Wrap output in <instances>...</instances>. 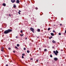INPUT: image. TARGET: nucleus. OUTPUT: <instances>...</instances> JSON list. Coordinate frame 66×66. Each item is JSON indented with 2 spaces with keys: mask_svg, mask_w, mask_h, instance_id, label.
<instances>
[{
  "mask_svg": "<svg viewBox=\"0 0 66 66\" xmlns=\"http://www.w3.org/2000/svg\"><path fill=\"white\" fill-rule=\"evenodd\" d=\"M54 48V46H53V47H52V48Z\"/></svg>",
  "mask_w": 66,
  "mask_h": 66,
  "instance_id": "4c0bfd02",
  "label": "nucleus"
},
{
  "mask_svg": "<svg viewBox=\"0 0 66 66\" xmlns=\"http://www.w3.org/2000/svg\"><path fill=\"white\" fill-rule=\"evenodd\" d=\"M3 6H6V4L4 3L3 4Z\"/></svg>",
  "mask_w": 66,
  "mask_h": 66,
  "instance_id": "6e6552de",
  "label": "nucleus"
},
{
  "mask_svg": "<svg viewBox=\"0 0 66 66\" xmlns=\"http://www.w3.org/2000/svg\"><path fill=\"white\" fill-rule=\"evenodd\" d=\"M50 57H52V55H50Z\"/></svg>",
  "mask_w": 66,
  "mask_h": 66,
  "instance_id": "5701e85b",
  "label": "nucleus"
},
{
  "mask_svg": "<svg viewBox=\"0 0 66 66\" xmlns=\"http://www.w3.org/2000/svg\"><path fill=\"white\" fill-rule=\"evenodd\" d=\"M54 26H55V25L54 24Z\"/></svg>",
  "mask_w": 66,
  "mask_h": 66,
  "instance_id": "a18cd8bd",
  "label": "nucleus"
},
{
  "mask_svg": "<svg viewBox=\"0 0 66 66\" xmlns=\"http://www.w3.org/2000/svg\"><path fill=\"white\" fill-rule=\"evenodd\" d=\"M28 39V38H25V39L26 40L27 39Z\"/></svg>",
  "mask_w": 66,
  "mask_h": 66,
  "instance_id": "2f4dec72",
  "label": "nucleus"
},
{
  "mask_svg": "<svg viewBox=\"0 0 66 66\" xmlns=\"http://www.w3.org/2000/svg\"><path fill=\"white\" fill-rule=\"evenodd\" d=\"M0 29H1V30H2V28H1Z\"/></svg>",
  "mask_w": 66,
  "mask_h": 66,
  "instance_id": "49530a36",
  "label": "nucleus"
},
{
  "mask_svg": "<svg viewBox=\"0 0 66 66\" xmlns=\"http://www.w3.org/2000/svg\"><path fill=\"white\" fill-rule=\"evenodd\" d=\"M13 7H14V8H15L16 7V5H13Z\"/></svg>",
  "mask_w": 66,
  "mask_h": 66,
  "instance_id": "9d476101",
  "label": "nucleus"
},
{
  "mask_svg": "<svg viewBox=\"0 0 66 66\" xmlns=\"http://www.w3.org/2000/svg\"><path fill=\"white\" fill-rule=\"evenodd\" d=\"M50 30V28H48V31H49V30Z\"/></svg>",
  "mask_w": 66,
  "mask_h": 66,
  "instance_id": "2eb2a0df",
  "label": "nucleus"
},
{
  "mask_svg": "<svg viewBox=\"0 0 66 66\" xmlns=\"http://www.w3.org/2000/svg\"><path fill=\"white\" fill-rule=\"evenodd\" d=\"M8 49H9V50H10V49H11V48H10V47H9V48H8Z\"/></svg>",
  "mask_w": 66,
  "mask_h": 66,
  "instance_id": "c756f323",
  "label": "nucleus"
},
{
  "mask_svg": "<svg viewBox=\"0 0 66 66\" xmlns=\"http://www.w3.org/2000/svg\"><path fill=\"white\" fill-rule=\"evenodd\" d=\"M39 50H41V49H40V48H39Z\"/></svg>",
  "mask_w": 66,
  "mask_h": 66,
  "instance_id": "473e14b6",
  "label": "nucleus"
},
{
  "mask_svg": "<svg viewBox=\"0 0 66 66\" xmlns=\"http://www.w3.org/2000/svg\"><path fill=\"white\" fill-rule=\"evenodd\" d=\"M11 1L12 3H14V2H15L16 1L15 0H11Z\"/></svg>",
  "mask_w": 66,
  "mask_h": 66,
  "instance_id": "20e7f679",
  "label": "nucleus"
},
{
  "mask_svg": "<svg viewBox=\"0 0 66 66\" xmlns=\"http://www.w3.org/2000/svg\"><path fill=\"white\" fill-rule=\"evenodd\" d=\"M40 29H38L37 31H38V32H40Z\"/></svg>",
  "mask_w": 66,
  "mask_h": 66,
  "instance_id": "f8f14e48",
  "label": "nucleus"
},
{
  "mask_svg": "<svg viewBox=\"0 0 66 66\" xmlns=\"http://www.w3.org/2000/svg\"><path fill=\"white\" fill-rule=\"evenodd\" d=\"M61 51H63V50H61Z\"/></svg>",
  "mask_w": 66,
  "mask_h": 66,
  "instance_id": "8fccbe9b",
  "label": "nucleus"
},
{
  "mask_svg": "<svg viewBox=\"0 0 66 66\" xmlns=\"http://www.w3.org/2000/svg\"><path fill=\"white\" fill-rule=\"evenodd\" d=\"M5 56H6L5 55Z\"/></svg>",
  "mask_w": 66,
  "mask_h": 66,
  "instance_id": "de8ad7c7",
  "label": "nucleus"
},
{
  "mask_svg": "<svg viewBox=\"0 0 66 66\" xmlns=\"http://www.w3.org/2000/svg\"><path fill=\"white\" fill-rule=\"evenodd\" d=\"M64 34H65V33H64Z\"/></svg>",
  "mask_w": 66,
  "mask_h": 66,
  "instance_id": "09e8293b",
  "label": "nucleus"
},
{
  "mask_svg": "<svg viewBox=\"0 0 66 66\" xmlns=\"http://www.w3.org/2000/svg\"><path fill=\"white\" fill-rule=\"evenodd\" d=\"M30 30L31 31H32V32H33L34 33V29L33 28H30Z\"/></svg>",
  "mask_w": 66,
  "mask_h": 66,
  "instance_id": "7ed1b4c3",
  "label": "nucleus"
},
{
  "mask_svg": "<svg viewBox=\"0 0 66 66\" xmlns=\"http://www.w3.org/2000/svg\"><path fill=\"white\" fill-rule=\"evenodd\" d=\"M23 49H24V50H26V48L24 47L23 48Z\"/></svg>",
  "mask_w": 66,
  "mask_h": 66,
  "instance_id": "a211bd4d",
  "label": "nucleus"
},
{
  "mask_svg": "<svg viewBox=\"0 0 66 66\" xmlns=\"http://www.w3.org/2000/svg\"><path fill=\"white\" fill-rule=\"evenodd\" d=\"M49 38L50 39H51V37H49Z\"/></svg>",
  "mask_w": 66,
  "mask_h": 66,
  "instance_id": "c9c22d12",
  "label": "nucleus"
},
{
  "mask_svg": "<svg viewBox=\"0 0 66 66\" xmlns=\"http://www.w3.org/2000/svg\"><path fill=\"white\" fill-rule=\"evenodd\" d=\"M37 38H39V37H37Z\"/></svg>",
  "mask_w": 66,
  "mask_h": 66,
  "instance_id": "79ce46f5",
  "label": "nucleus"
},
{
  "mask_svg": "<svg viewBox=\"0 0 66 66\" xmlns=\"http://www.w3.org/2000/svg\"><path fill=\"white\" fill-rule=\"evenodd\" d=\"M35 9L36 10H38V8L37 7H36Z\"/></svg>",
  "mask_w": 66,
  "mask_h": 66,
  "instance_id": "412c9836",
  "label": "nucleus"
},
{
  "mask_svg": "<svg viewBox=\"0 0 66 66\" xmlns=\"http://www.w3.org/2000/svg\"><path fill=\"white\" fill-rule=\"evenodd\" d=\"M19 12H21V11H20V10H19Z\"/></svg>",
  "mask_w": 66,
  "mask_h": 66,
  "instance_id": "72a5a7b5",
  "label": "nucleus"
},
{
  "mask_svg": "<svg viewBox=\"0 0 66 66\" xmlns=\"http://www.w3.org/2000/svg\"><path fill=\"white\" fill-rule=\"evenodd\" d=\"M59 35H61V33H59Z\"/></svg>",
  "mask_w": 66,
  "mask_h": 66,
  "instance_id": "a878e982",
  "label": "nucleus"
},
{
  "mask_svg": "<svg viewBox=\"0 0 66 66\" xmlns=\"http://www.w3.org/2000/svg\"><path fill=\"white\" fill-rule=\"evenodd\" d=\"M55 41H54V40H53L52 41V43H55Z\"/></svg>",
  "mask_w": 66,
  "mask_h": 66,
  "instance_id": "9b49d317",
  "label": "nucleus"
},
{
  "mask_svg": "<svg viewBox=\"0 0 66 66\" xmlns=\"http://www.w3.org/2000/svg\"><path fill=\"white\" fill-rule=\"evenodd\" d=\"M38 60H36V62H38Z\"/></svg>",
  "mask_w": 66,
  "mask_h": 66,
  "instance_id": "393cba45",
  "label": "nucleus"
},
{
  "mask_svg": "<svg viewBox=\"0 0 66 66\" xmlns=\"http://www.w3.org/2000/svg\"><path fill=\"white\" fill-rule=\"evenodd\" d=\"M53 32H54V33H55V31H54V30H53Z\"/></svg>",
  "mask_w": 66,
  "mask_h": 66,
  "instance_id": "cd10ccee",
  "label": "nucleus"
},
{
  "mask_svg": "<svg viewBox=\"0 0 66 66\" xmlns=\"http://www.w3.org/2000/svg\"><path fill=\"white\" fill-rule=\"evenodd\" d=\"M51 34L52 36H54V34L53 33H51Z\"/></svg>",
  "mask_w": 66,
  "mask_h": 66,
  "instance_id": "1a4fd4ad",
  "label": "nucleus"
},
{
  "mask_svg": "<svg viewBox=\"0 0 66 66\" xmlns=\"http://www.w3.org/2000/svg\"><path fill=\"white\" fill-rule=\"evenodd\" d=\"M12 30L11 29H8L7 30H5L4 32L3 33L5 34H8V33H10V32H12Z\"/></svg>",
  "mask_w": 66,
  "mask_h": 66,
  "instance_id": "f257e3e1",
  "label": "nucleus"
},
{
  "mask_svg": "<svg viewBox=\"0 0 66 66\" xmlns=\"http://www.w3.org/2000/svg\"><path fill=\"white\" fill-rule=\"evenodd\" d=\"M1 51H2V52H3L4 51H3V49H1Z\"/></svg>",
  "mask_w": 66,
  "mask_h": 66,
  "instance_id": "6ab92c4d",
  "label": "nucleus"
},
{
  "mask_svg": "<svg viewBox=\"0 0 66 66\" xmlns=\"http://www.w3.org/2000/svg\"><path fill=\"white\" fill-rule=\"evenodd\" d=\"M9 16H10V17L11 16V15L10 14H9Z\"/></svg>",
  "mask_w": 66,
  "mask_h": 66,
  "instance_id": "37998d69",
  "label": "nucleus"
},
{
  "mask_svg": "<svg viewBox=\"0 0 66 66\" xmlns=\"http://www.w3.org/2000/svg\"><path fill=\"white\" fill-rule=\"evenodd\" d=\"M30 61L32 62H33V58H31L30 59Z\"/></svg>",
  "mask_w": 66,
  "mask_h": 66,
  "instance_id": "0eeeda50",
  "label": "nucleus"
},
{
  "mask_svg": "<svg viewBox=\"0 0 66 66\" xmlns=\"http://www.w3.org/2000/svg\"><path fill=\"white\" fill-rule=\"evenodd\" d=\"M13 52L14 53H15V51H13Z\"/></svg>",
  "mask_w": 66,
  "mask_h": 66,
  "instance_id": "ea45409f",
  "label": "nucleus"
},
{
  "mask_svg": "<svg viewBox=\"0 0 66 66\" xmlns=\"http://www.w3.org/2000/svg\"><path fill=\"white\" fill-rule=\"evenodd\" d=\"M44 51H46L47 50L46 49H44Z\"/></svg>",
  "mask_w": 66,
  "mask_h": 66,
  "instance_id": "4be33fe9",
  "label": "nucleus"
},
{
  "mask_svg": "<svg viewBox=\"0 0 66 66\" xmlns=\"http://www.w3.org/2000/svg\"><path fill=\"white\" fill-rule=\"evenodd\" d=\"M52 38V36H51V38Z\"/></svg>",
  "mask_w": 66,
  "mask_h": 66,
  "instance_id": "c03bdc74",
  "label": "nucleus"
},
{
  "mask_svg": "<svg viewBox=\"0 0 66 66\" xmlns=\"http://www.w3.org/2000/svg\"><path fill=\"white\" fill-rule=\"evenodd\" d=\"M18 13L19 14V15H20V12H18Z\"/></svg>",
  "mask_w": 66,
  "mask_h": 66,
  "instance_id": "7c9ffc66",
  "label": "nucleus"
},
{
  "mask_svg": "<svg viewBox=\"0 0 66 66\" xmlns=\"http://www.w3.org/2000/svg\"><path fill=\"white\" fill-rule=\"evenodd\" d=\"M16 38H18V36H16Z\"/></svg>",
  "mask_w": 66,
  "mask_h": 66,
  "instance_id": "a19ab883",
  "label": "nucleus"
},
{
  "mask_svg": "<svg viewBox=\"0 0 66 66\" xmlns=\"http://www.w3.org/2000/svg\"><path fill=\"white\" fill-rule=\"evenodd\" d=\"M53 53H54V54H55L56 55H57V53H59V52L57 50L56 51V52L55 51H54L53 52Z\"/></svg>",
  "mask_w": 66,
  "mask_h": 66,
  "instance_id": "f03ea898",
  "label": "nucleus"
},
{
  "mask_svg": "<svg viewBox=\"0 0 66 66\" xmlns=\"http://www.w3.org/2000/svg\"><path fill=\"white\" fill-rule=\"evenodd\" d=\"M22 59H23V58H24V57H23V56H22Z\"/></svg>",
  "mask_w": 66,
  "mask_h": 66,
  "instance_id": "bb28decb",
  "label": "nucleus"
},
{
  "mask_svg": "<svg viewBox=\"0 0 66 66\" xmlns=\"http://www.w3.org/2000/svg\"><path fill=\"white\" fill-rule=\"evenodd\" d=\"M1 49H4V48L3 47H2Z\"/></svg>",
  "mask_w": 66,
  "mask_h": 66,
  "instance_id": "c85d7f7f",
  "label": "nucleus"
},
{
  "mask_svg": "<svg viewBox=\"0 0 66 66\" xmlns=\"http://www.w3.org/2000/svg\"><path fill=\"white\" fill-rule=\"evenodd\" d=\"M8 66V64H6V66Z\"/></svg>",
  "mask_w": 66,
  "mask_h": 66,
  "instance_id": "58836bf2",
  "label": "nucleus"
},
{
  "mask_svg": "<svg viewBox=\"0 0 66 66\" xmlns=\"http://www.w3.org/2000/svg\"><path fill=\"white\" fill-rule=\"evenodd\" d=\"M65 33L66 34V29L65 30Z\"/></svg>",
  "mask_w": 66,
  "mask_h": 66,
  "instance_id": "f704fd0d",
  "label": "nucleus"
},
{
  "mask_svg": "<svg viewBox=\"0 0 66 66\" xmlns=\"http://www.w3.org/2000/svg\"><path fill=\"white\" fill-rule=\"evenodd\" d=\"M27 53H29V52H30V51H29V50H27Z\"/></svg>",
  "mask_w": 66,
  "mask_h": 66,
  "instance_id": "dca6fc26",
  "label": "nucleus"
},
{
  "mask_svg": "<svg viewBox=\"0 0 66 66\" xmlns=\"http://www.w3.org/2000/svg\"><path fill=\"white\" fill-rule=\"evenodd\" d=\"M20 32L21 33V34H22V33L23 32V31H22V30H21L20 31Z\"/></svg>",
  "mask_w": 66,
  "mask_h": 66,
  "instance_id": "ddd939ff",
  "label": "nucleus"
},
{
  "mask_svg": "<svg viewBox=\"0 0 66 66\" xmlns=\"http://www.w3.org/2000/svg\"><path fill=\"white\" fill-rule=\"evenodd\" d=\"M15 48L16 49H18V48L17 47V46H15Z\"/></svg>",
  "mask_w": 66,
  "mask_h": 66,
  "instance_id": "aec40b11",
  "label": "nucleus"
},
{
  "mask_svg": "<svg viewBox=\"0 0 66 66\" xmlns=\"http://www.w3.org/2000/svg\"><path fill=\"white\" fill-rule=\"evenodd\" d=\"M54 61H56L57 60V58L55 57L54 58Z\"/></svg>",
  "mask_w": 66,
  "mask_h": 66,
  "instance_id": "39448f33",
  "label": "nucleus"
},
{
  "mask_svg": "<svg viewBox=\"0 0 66 66\" xmlns=\"http://www.w3.org/2000/svg\"><path fill=\"white\" fill-rule=\"evenodd\" d=\"M24 55H25V54H22V56H24Z\"/></svg>",
  "mask_w": 66,
  "mask_h": 66,
  "instance_id": "b1692460",
  "label": "nucleus"
},
{
  "mask_svg": "<svg viewBox=\"0 0 66 66\" xmlns=\"http://www.w3.org/2000/svg\"><path fill=\"white\" fill-rule=\"evenodd\" d=\"M62 24H60V26H62Z\"/></svg>",
  "mask_w": 66,
  "mask_h": 66,
  "instance_id": "e433bc0d",
  "label": "nucleus"
},
{
  "mask_svg": "<svg viewBox=\"0 0 66 66\" xmlns=\"http://www.w3.org/2000/svg\"><path fill=\"white\" fill-rule=\"evenodd\" d=\"M16 2L17 3H19V0H17Z\"/></svg>",
  "mask_w": 66,
  "mask_h": 66,
  "instance_id": "423d86ee",
  "label": "nucleus"
},
{
  "mask_svg": "<svg viewBox=\"0 0 66 66\" xmlns=\"http://www.w3.org/2000/svg\"><path fill=\"white\" fill-rule=\"evenodd\" d=\"M16 46L17 47H19V44H17Z\"/></svg>",
  "mask_w": 66,
  "mask_h": 66,
  "instance_id": "4468645a",
  "label": "nucleus"
},
{
  "mask_svg": "<svg viewBox=\"0 0 66 66\" xmlns=\"http://www.w3.org/2000/svg\"><path fill=\"white\" fill-rule=\"evenodd\" d=\"M23 35H22V34H20V36H21V37L22 36H23Z\"/></svg>",
  "mask_w": 66,
  "mask_h": 66,
  "instance_id": "f3484780",
  "label": "nucleus"
}]
</instances>
